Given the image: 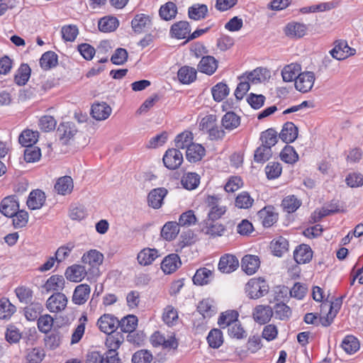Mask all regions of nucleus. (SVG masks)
I'll use <instances>...</instances> for the list:
<instances>
[{"label": "nucleus", "instance_id": "f257e3e1", "mask_svg": "<svg viewBox=\"0 0 363 363\" xmlns=\"http://www.w3.org/2000/svg\"><path fill=\"white\" fill-rule=\"evenodd\" d=\"M245 290L250 298L257 299L268 293L269 286L262 278L251 279L247 283Z\"/></svg>", "mask_w": 363, "mask_h": 363}, {"label": "nucleus", "instance_id": "f03ea898", "mask_svg": "<svg viewBox=\"0 0 363 363\" xmlns=\"http://www.w3.org/2000/svg\"><path fill=\"white\" fill-rule=\"evenodd\" d=\"M82 262L86 266L87 269L94 276H99V267L102 264L104 255L96 250H91L84 254Z\"/></svg>", "mask_w": 363, "mask_h": 363}, {"label": "nucleus", "instance_id": "7ed1b4c3", "mask_svg": "<svg viewBox=\"0 0 363 363\" xmlns=\"http://www.w3.org/2000/svg\"><path fill=\"white\" fill-rule=\"evenodd\" d=\"M355 53L356 50L350 48L345 40L335 41L334 48L330 51V55L337 60H343Z\"/></svg>", "mask_w": 363, "mask_h": 363}, {"label": "nucleus", "instance_id": "20e7f679", "mask_svg": "<svg viewBox=\"0 0 363 363\" xmlns=\"http://www.w3.org/2000/svg\"><path fill=\"white\" fill-rule=\"evenodd\" d=\"M118 318L111 314H104L97 321L99 330L108 335L113 333L118 328Z\"/></svg>", "mask_w": 363, "mask_h": 363}, {"label": "nucleus", "instance_id": "39448f33", "mask_svg": "<svg viewBox=\"0 0 363 363\" xmlns=\"http://www.w3.org/2000/svg\"><path fill=\"white\" fill-rule=\"evenodd\" d=\"M315 82V74L313 72H304L300 73L295 81L296 89L302 92L306 93L311 90Z\"/></svg>", "mask_w": 363, "mask_h": 363}, {"label": "nucleus", "instance_id": "423d86ee", "mask_svg": "<svg viewBox=\"0 0 363 363\" xmlns=\"http://www.w3.org/2000/svg\"><path fill=\"white\" fill-rule=\"evenodd\" d=\"M77 132L75 125L70 122L60 123L57 130L60 141L62 145H68Z\"/></svg>", "mask_w": 363, "mask_h": 363}, {"label": "nucleus", "instance_id": "0eeeda50", "mask_svg": "<svg viewBox=\"0 0 363 363\" xmlns=\"http://www.w3.org/2000/svg\"><path fill=\"white\" fill-rule=\"evenodd\" d=\"M183 162V155L177 149H169L163 157V162L169 169H177Z\"/></svg>", "mask_w": 363, "mask_h": 363}, {"label": "nucleus", "instance_id": "6e6552de", "mask_svg": "<svg viewBox=\"0 0 363 363\" xmlns=\"http://www.w3.org/2000/svg\"><path fill=\"white\" fill-rule=\"evenodd\" d=\"M67 303V298L62 293L52 294L47 301V308L51 313H58L64 310Z\"/></svg>", "mask_w": 363, "mask_h": 363}, {"label": "nucleus", "instance_id": "1a4fd4ad", "mask_svg": "<svg viewBox=\"0 0 363 363\" xmlns=\"http://www.w3.org/2000/svg\"><path fill=\"white\" fill-rule=\"evenodd\" d=\"M239 267L238 259L233 255L225 254L218 262V269L223 273H231Z\"/></svg>", "mask_w": 363, "mask_h": 363}, {"label": "nucleus", "instance_id": "9d476101", "mask_svg": "<svg viewBox=\"0 0 363 363\" xmlns=\"http://www.w3.org/2000/svg\"><path fill=\"white\" fill-rule=\"evenodd\" d=\"M167 190L163 187L151 190L147 196L148 206L155 209L160 208L163 203V200L167 196Z\"/></svg>", "mask_w": 363, "mask_h": 363}, {"label": "nucleus", "instance_id": "9b49d317", "mask_svg": "<svg viewBox=\"0 0 363 363\" xmlns=\"http://www.w3.org/2000/svg\"><path fill=\"white\" fill-rule=\"evenodd\" d=\"M201 230L206 235L215 238L222 236L225 231V228L222 224L210 220H204L201 225Z\"/></svg>", "mask_w": 363, "mask_h": 363}, {"label": "nucleus", "instance_id": "f8f14e48", "mask_svg": "<svg viewBox=\"0 0 363 363\" xmlns=\"http://www.w3.org/2000/svg\"><path fill=\"white\" fill-rule=\"evenodd\" d=\"M89 271L86 266L74 264L69 267L65 272L66 278L73 282L81 281Z\"/></svg>", "mask_w": 363, "mask_h": 363}, {"label": "nucleus", "instance_id": "ddd939ff", "mask_svg": "<svg viewBox=\"0 0 363 363\" xmlns=\"http://www.w3.org/2000/svg\"><path fill=\"white\" fill-rule=\"evenodd\" d=\"M259 259L256 255H246L242 258V269L248 275L255 274L259 269Z\"/></svg>", "mask_w": 363, "mask_h": 363}, {"label": "nucleus", "instance_id": "4468645a", "mask_svg": "<svg viewBox=\"0 0 363 363\" xmlns=\"http://www.w3.org/2000/svg\"><path fill=\"white\" fill-rule=\"evenodd\" d=\"M19 210V204L16 197L4 198L0 205V212L6 217H11Z\"/></svg>", "mask_w": 363, "mask_h": 363}, {"label": "nucleus", "instance_id": "2eb2a0df", "mask_svg": "<svg viewBox=\"0 0 363 363\" xmlns=\"http://www.w3.org/2000/svg\"><path fill=\"white\" fill-rule=\"evenodd\" d=\"M253 318L259 324L269 322L273 315L272 308L269 306L259 305L253 311Z\"/></svg>", "mask_w": 363, "mask_h": 363}, {"label": "nucleus", "instance_id": "dca6fc26", "mask_svg": "<svg viewBox=\"0 0 363 363\" xmlns=\"http://www.w3.org/2000/svg\"><path fill=\"white\" fill-rule=\"evenodd\" d=\"M182 264L180 257L177 254H170L166 256L161 263V269L165 274H172Z\"/></svg>", "mask_w": 363, "mask_h": 363}, {"label": "nucleus", "instance_id": "f3484780", "mask_svg": "<svg viewBox=\"0 0 363 363\" xmlns=\"http://www.w3.org/2000/svg\"><path fill=\"white\" fill-rule=\"evenodd\" d=\"M313 257L311 248L307 245H298L294 252V257L298 264L309 262Z\"/></svg>", "mask_w": 363, "mask_h": 363}, {"label": "nucleus", "instance_id": "a211bd4d", "mask_svg": "<svg viewBox=\"0 0 363 363\" xmlns=\"http://www.w3.org/2000/svg\"><path fill=\"white\" fill-rule=\"evenodd\" d=\"M150 26V17L143 13L137 14L131 21L132 28L136 33L145 32Z\"/></svg>", "mask_w": 363, "mask_h": 363}, {"label": "nucleus", "instance_id": "6ab92c4d", "mask_svg": "<svg viewBox=\"0 0 363 363\" xmlns=\"http://www.w3.org/2000/svg\"><path fill=\"white\" fill-rule=\"evenodd\" d=\"M298 137V128L292 122H286L279 133L280 139L286 143L294 142Z\"/></svg>", "mask_w": 363, "mask_h": 363}, {"label": "nucleus", "instance_id": "aec40b11", "mask_svg": "<svg viewBox=\"0 0 363 363\" xmlns=\"http://www.w3.org/2000/svg\"><path fill=\"white\" fill-rule=\"evenodd\" d=\"M45 193L40 189H36L30 193L27 200V205L29 208L36 210L40 209L45 203Z\"/></svg>", "mask_w": 363, "mask_h": 363}, {"label": "nucleus", "instance_id": "412c9836", "mask_svg": "<svg viewBox=\"0 0 363 363\" xmlns=\"http://www.w3.org/2000/svg\"><path fill=\"white\" fill-rule=\"evenodd\" d=\"M90 291V286L88 284H82L78 285L73 293V303L77 305L84 304L88 300Z\"/></svg>", "mask_w": 363, "mask_h": 363}, {"label": "nucleus", "instance_id": "4be33fe9", "mask_svg": "<svg viewBox=\"0 0 363 363\" xmlns=\"http://www.w3.org/2000/svg\"><path fill=\"white\" fill-rule=\"evenodd\" d=\"M159 257L158 250L153 248H144L138 254L137 259L142 266L151 264Z\"/></svg>", "mask_w": 363, "mask_h": 363}, {"label": "nucleus", "instance_id": "5701e85b", "mask_svg": "<svg viewBox=\"0 0 363 363\" xmlns=\"http://www.w3.org/2000/svg\"><path fill=\"white\" fill-rule=\"evenodd\" d=\"M269 77V71L266 68L258 67L248 73L246 77L242 76L240 79H246L252 84H258L265 81Z\"/></svg>", "mask_w": 363, "mask_h": 363}, {"label": "nucleus", "instance_id": "b1692460", "mask_svg": "<svg viewBox=\"0 0 363 363\" xmlns=\"http://www.w3.org/2000/svg\"><path fill=\"white\" fill-rule=\"evenodd\" d=\"M74 184L71 177L64 176L60 177L55 184V190L61 195H67L71 194L73 190Z\"/></svg>", "mask_w": 363, "mask_h": 363}, {"label": "nucleus", "instance_id": "393cba45", "mask_svg": "<svg viewBox=\"0 0 363 363\" xmlns=\"http://www.w3.org/2000/svg\"><path fill=\"white\" fill-rule=\"evenodd\" d=\"M65 333V331L64 328H55L51 333L45 338V345L50 350L56 349L61 344Z\"/></svg>", "mask_w": 363, "mask_h": 363}, {"label": "nucleus", "instance_id": "a878e982", "mask_svg": "<svg viewBox=\"0 0 363 363\" xmlns=\"http://www.w3.org/2000/svg\"><path fill=\"white\" fill-rule=\"evenodd\" d=\"M213 278V271L206 267H202L196 270L192 280L194 284L203 286L209 284Z\"/></svg>", "mask_w": 363, "mask_h": 363}, {"label": "nucleus", "instance_id": "bb28decb", "mask_svg": "<svg viewBox=\"0 0 363 363\" xmlns=\"http://www.w3.org/2000/svg\"><path fill=\"white\" fill-rule=\"evenodd\" d=\"M273 210L274 208L272 206H267L258 212V216L265 228L271 227L278 219V214L274 212Z\"/></svg>", "mask_w": 363, "mask_h": 363}, {"label": "nucleus", "instance_id": "cd10ccee", "mask_svg": "<svg viewBox=\"0 0 363 363\" xmlns=\"http://www.w3.org/2000/svg\"><path fill=\"white\" fill-rule=\"evenodd\" d=\"M111 113V108L105 102L92 105L91 113L97 121L106 119Z\"/></svg>", "mask_w": 363, "mask_h": 363}, {"label": "nucleus", "instance_id": "c85d7f7f", "mask_svg": "<svg viewBox=\"0 0 363 363\" xmlns=\"http://www.w3.org/2000/svg\"><path fill=\"white\" fill-rule=\"evenodd\" d=\"M218 67L216 60L212 56L203 57L198 65V69L208 75L213 74Z\"/></svg>", "mask_w": 363, "mask_h": 363}, {"label": "nucleus", "instance_id": "c756f323", "mask_svg": "<svg viewBox=\"0 0 363 363\" xmlns=\"http://www.w3.org/2000/svg\"><path fill=\"white\" fill-rule=\"evenodd\" d=\"M204 155V147L201 145L197 143H193L191 145L188 147V149L186 151V159L190 162H196L201 160Z\"/></svg>", "mask_w": 363, "mask_h": 363}, {"label": "nucleus", "instance_id": "7c9ffc66", "mask_svg": "<svg viewBox=\"0 0 363 363\" xmlns=\"http://www.w3.org/2000/svg\"><path fill=\"white\" fill-rule=\"evenodd\" d=\"M190 26L187 21H179L172 25L171 33L178 39H184L190 35Z\"/></svg>", "mask_w": 363, "mask_h": 363}, {"label": "nucleus", "instance_id": "2f4dec72", "mask_svg": "<svg viewBox=\"0 0 363 363\" xmlns=\"http://www.w3.org/2000/svg\"><path fill=\"white\" fill-rule=\"evenodd\" d=\"M301 69V65L297 63H291L286 65L281 71L283 80L286 82H290L294 80L296 81V77L300 74Z\"/></svg>", "mask_w": 363, "mask_h": 363}, {"label": "nucleus", "instance_id": "473e14b6", "mask_svg": "<svg viewBox=\"0 0 363 363\" xmlns=\"http://www.w3.org/2000/svg\"><path fill=\"white\" fill-rule=\"evenodd\" d=\"M196 73L195 68L189 66H184L179 69L177 77L182 84H188L196 79Z\"/></svg>", "mask_w": 363, "mask_h": 363}, {"label": "nucleus", "instance_id": "72a5a7b5", "mask_svg": "<svg viewBox=\"0 0 363 363\" xmlns=\"http://www.w3.org/2000/svg\"><path fill=\"white\" fill-rule=\"evenodd\" d=\"M197 310L203 318H210L216 314L217 308L213 300L206 298L199 302Z\"/></svg>", "mask_w": 363, "mask_h": 363}, {"label": "nucleus", "instance_id": "f704fd0d", "mask_svg": "<svg viewBox=\"0 0 363 363\" xmlns=\"http://www.w3.org/2000/svg\"><path fill=\"white\" fill-rule=\"evenodd\" d=\"M306 26L300 23H289L285 28V33L287 36L291 38H301L306 33Z\"/></svg>", "mask_w": 363, "mask_h": 363}, {"label": "nucleus", "instance_id": "c9c22d12", "mask_svg": "<svg viewBox=\"0 0 363 363\" xmlns=\"http://www.w3.org/2000/svg\"><path fill=\"white\" fill-rule=\"evenodd\" d=\"M179 232V225L177 222L166 223L161 230V236L167 240H174Z\"/></svg>", "mask_w": 363, "mask_h": 363}, {"label": "nucleus", "instance_id": "e433bc0d", "mask_svg": "<svg viewBox=\"0 0 363 363\" xmlns=\"http://www.w3.org/2000/svg\"><path fill=\"white\" fill-rule=\"evenodd\" d=\"M208 7L206 4H196L189 8L188 15L191 19L200 21L206 18Z\"/></svg>", "mask_w": 363, "mask_h": 363}, {"label": "nucleus", "instance_id": "4c0bfd02", "mask_svg": "<svg viewBox=\"0 0 363 363\" xmlns=\"http://www.w3.org/2000/svg\"><path fill=\"white\" fill-rule=\"evenodd\" d=\"M222 126L230 131L238 128L240 124V118L234 112H227L222 118Z\"/></svg>", "mask_w": 363, "mask_h": 363}, {"label": "nucleus", "instance_id": "58836bf2", "mask_svg": "<svg viewBox=\"0 0 363 363\" xmlns=\"http://www.w3.org/2000/svg\"><path fill=\"white\" fill-rule=\"evenodd\" d=\"M118 25L119 23L116 18L105 16L99 21L98 27L100 31L108 33L115 30Z\"/></svg>", "mask_w": 363, "mask_h": 363}, {"label": "nucleus", "instance_id": "ea45409f", "mask_svg": "<svg viewBox=\"0 0 363 363\" xmlns=\"http://www.w3.org/2000/svg\"><path fill=\"white\" fill-rule=\"evenodd\" d=\"M181 182L186 189L193 190L200 184V176L194 172H187L183 175Z\"/></svg>", "mask_w": 363, "mask_h": 363}, {"label": "nucleus", "instance_id": "a19ab883", "mask_svg": "<svg viewBox=\"0 0 363 363\" xmlns=\"http://www.w3.org/2000/svg\"><path fill=\"white\" fill-rule=\"evenodd\" d=\"M31 69L27 64H22L14 76V82L19 86L26 84L30 77Z\"/></svg>", "mask_w": 363, "mask_h": 363}, {"label": "nucleus", "instance_id": "79ce46f5", "mask_svg": "<svg viewBox=\"0 0 363 363\" xmlns=\"http://www.w3.org/2000/svg\"><path fill=\"white\" fill-rule=\"evenodd\" d=\"M38 138V132L30 130H23L18 138L19 143L24 147L33 145Z\"/></svg>", "mask_w": 363, "mask_h": 363}, {"label": "nucleus", "instance_id": "37998d69", "mask_svg": "<svg viewBox=\"0 0 363 363\" xmlns=\"http://www.w3.org/2000/svg\"><path fill=\"white\" fill-rule=\"evenodd\" d=\"M40 67L48 70L57 65V55L52 51L45 52L40 59Z\"/></svg>", "mask_w": 363, "mask_h": 363}, {"label": "nucleus", "instance_id": "c03bdc74", "mask_svg": "<svg viewBox=\"0 0 363 363\" xmlns=\"http://www.w3.org/2000/svg\"><path fill=\"white\" fill-rule=\"evenodd\" d=\"M138 325V318L134 315H128L119 320L118 327L123 333H131L134 331Z\"/></svg>", "mask_w": 363, "mask_h": 363}, {"label": "nucleus", "instance_id": "a18cd8bd", "mask_svg": "<svg viewBox=\"0 0 363 363\" xmlns=\"http://www.w3.org/2000/svg\"><path fill=\"white\" fill-rule=\"evenodd\" d=\"M238 313L236 311H228L220 316L218 323L222 328H229L231 323L238 322Z\"/></svg>", "mask_w": 363, "mask_h": 363}, {"label": "nucleus", "instance_id": "49530a36", "mask_svg": "<svg viewBox=\"0 0 363 363\" xmlns=\"http://www.w3.org/2000/svg\"><path fill=\"white\" fill-rule=\"evenodd\" d=\"M65 284V279L62 276L52 275L45 282L43 288L47 291H59L62 289Z\"/></svg>", "mask_w": 363, "mask_h": 363}, {"label": "nucleus", "instance_id": "de8ad7c7", "mask_svg": "<svg viewBox=\"0 0 363 363\" xmlns=\"http://www.w3.org/2000/svg\"><path fill=\"white\" fill-rule=\"evenodd\" d=\"M16 310V306L8 298L0 299V319H9Z\"/></svg>", "mask_w": 363, "mask_h": 363}, {"label": "nucleus", "instance_id": "09e8293b", "mask_svg": "<svg viewBox=\"0 0 363 363\" xmlns=\"http://www.w3.org/2000/svg\"><path fill=\"white\" fill-rule=\"evenodd\" d=\"M88 321L87 315L86 314H83L79 319V324L77 325V327L74 330L72 338H71V344H76L80 341V340L82 338L84 330H85V325L86 322Z\"/></svg>", "mask_w": 363, "mask_h": 363}, {"label": "nucleus", "instance_id": "8fccbe9b", "mask_svg": "<svg viewBox=\"0 0 363 363\" xmlns=\"http://www.w3.org/2000/svg\"><path fill=\"white\" fill-rule=\"evenodd\" d=\"M342 348L347 354H354L359 349V342L354 336L347 335L341 344Z\"/></svg>", "mask_w": 363, "mask_h": 363}, {"label": "nucleus", "instance_id": "3c124183", "mask_svg": "<svg viewBox=\"0 0 363 363\" xmlns=\"http://www.w3.org/2000/svg\"><path fill=\"white\" fill-rule=\"evenodd\" d=\"M177 8L174 3L169 1L160 7L159 13L160 17L165 20L169 21L176 16Z\"/></svg>", "mask_w": 363, "mask_h": 363}, {"label": "nucleus", "instance_id": "603ef678", "mask_svg": "<svg viewBox=\"0 0 363 363\" xmlns=\"http://www.w3.org/2000/svg\"><path fill=\"white\" fill-rule=\"evenodd\" d=\"M45 355L44 350L41 347L28 348L26 350V359L28 363H40Z\"/></svg>", "mask_w": 363, "mask_h": 363}, {"label": "nucleus", "instance_id": "864d4df0", "mask_svg": "<svg viewBox=\"0 0 363 363\" xmlns=\"http://www.w3.org/2000/svg\"><path fill=\"white\" fill-rule=\"evenodd\" d=\"M193 135L192 133L189 131H184L180 134H179L174 141L175 146L178 149H188V147L194 143L192 142Z\"/></svg>", "mask_w": 363, "mask_h": 363}, {"label": "nucleus", "instance_id": "5fc2aeb1", "mask_svg": "<svg viewBox=\"0 0 363 363\" xmlns=\"http://www.w3.org/2000/svg\"><path fill=\"white\" fill-rule=\"evenodd\" d=\"M43 311V306L40 303H30L25 307L24 314L28 320H36Z\"/></svg>", "mask_w": 363, "mask_h": 363}, {"label": "nucleus", "instance_id": "6e6d98bb", "mask_svg": "<svg viewBox=\"0 0 363 363\" xmlns=\"http://www.w3.org/2000/svg\"><path fill=\"white\" fill-rule=\"evenodd\" d=\"M272 151L269 146L262 145L256 149L254 160L256 162L263 163L267 161L272 157Z\"/></svg>", "mask_w": 363, "mask_h": 363}, {"label": "nucleus", "instance_id": "4d7b16f0", "mask_svg": "<svg viewBox=\"0 0 363 363\" xmlns=\"http://www.w3.org/2000/svg\"><path fill=\"white\" fill-rule=\"evenodd\" d=\"M229 88L226 84L220 82L215 85L211 92L213 99L216 101H221L229 94Z\"/></svg>", "mask_w": 363, "mask_h": 363}, {"label": "nucleus", "instance_id": "13d9d810", "mask_svg": "<svg viewBox=\"0 0 363 363\" xmlns=\"http://www.w3.org/2000/svg\"><path fill=\"white\" fill-rule=\"evenodd\" d=\"M282 161L288 164H294L298 160V155L294 148L290 145H286L280 153Z\"/></svg>", "mask_w": 363, "mask_h": 363}, {"label": "nucleus", "instance_id": "bf43d9fd", "mask_svg": "<svg viewBox=\"0 0 363 363\" xmlns=\"http://www.w3.org/2000/svg\"><path fill=\"white\" fill-rule=\"evenodd\" d=\"M260 139L262 142V145L269 146L272 149V147L278 141L277 132L273 128H269L262 133Z\"/></svg>", "mask_w": 363, "mask_h": 363}, {"label": "nucleus", "instance_id": "052dcab7", "mask_svg": "<svg viewBox=\"0 0 363 363\" xmlns=\"http://www.w3.org/2000/svg\"><path fill=\"white\" fill-rule=\"evenodd\" d=\"M301 202L294 195L285 197L281 203L284 210L287 213L296 211L301 206Z\"/></svg>", "mask_w": 363, "mask_h": 363}, {"label": "nucleus", "instance_id": "680f3d73", "mask_svg": "<svg viewBox=\"0 0 363 363\" xmlns=\"http://www.w3.org/2000/svg\"><path fill=\"white\" fill-rule=\"evenodd\" d=\"M54 320L48 314L41 315L38 318V328L41 333H48L52 329Z\"/></svg>", "mask_w": 363, "mask_h": 363}, {"label": "nucleus", "instance_id": "e2e57ef3", "mask_svg": "<svg viewBox=\"0 0 363 363\" xmlns=\"http://www.w3.org/2000/svg\"><path fill=\"white\" fill-rule=\"evenodd\" d=\"M207 340L210 347L218 348L223 343L222 332L219 329L211 330L207 337Z\"/></svg>", "mask_w": 363, "mask_h": 363}, {"label": "nucleus", "instance_id": "0e129e2a", "mask_svg": "<svg viewBox=\"0 0 363 363\" xmlns=\"http://www.w3.org/2000/svg\"><path fill=\"white\" fill-rule=\"evenodd\" d=\"M162 319L169 326L174 325L178 320V313L177 310L172 306H167L164 308Z\"/></svg>", "mask_w": 363, "mask_h": 363}, {"label": "nucleus", "instance_id": "69168bd1", "mask_svg": "<svg viewBox=\"0 0 363 363\" xmlns=\"http://www.w3.org/2000/svg\"><path fill=\"white\" fill-rule=\"evenodd\" d=\"M196 221L194 212L192 210H189L180 215L178 224L182 227H189L194 225Z\"/></svg>", "mask_w": 363, "mask_h": 363}, {"label": "nucleus", "instance_id": "338daca9", "mask_svg": "<svg viewBox=\"0 0 363 363\" xmlns=\"http://www.w3.org/2000/svg\"><path fill=\"white\" fill-rule=\"evenodd\" d=\"M15 293L21 303H32L33 291L30 289L26 286H19L16 289Z\"/></svg>", "mask_w": 363, "mask_h": 363}, {"label": "nucleus", "instance_id": "774afa93", "mask_svg": "<svg viewBox=\"0 0 363 363\" xmlns=\"http://www.w3.org/2000/svg\"><path fill=\"white\" fill-rule=\"evenodd\" d=\"M152 360V354L147 350H138L132 357L133 363H150Z\"/></svg>", "mask_w": 363, "mask_h": 363}]
</instances>
